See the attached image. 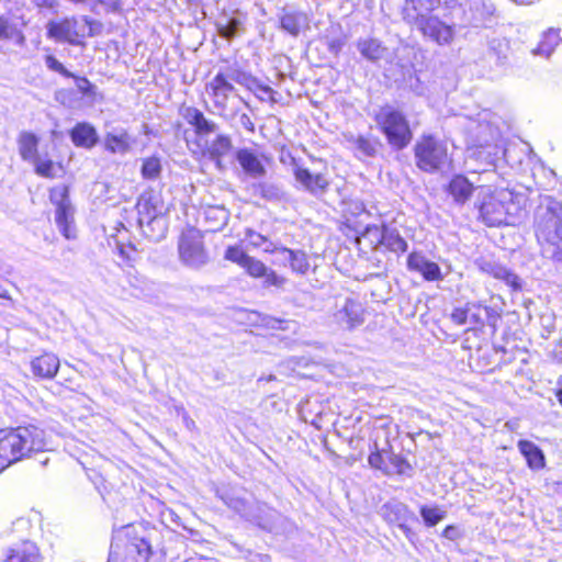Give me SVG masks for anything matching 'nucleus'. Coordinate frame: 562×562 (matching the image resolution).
I'll return each instance as SVG.
<instances>
[{
  "label": "nucleus",
  "mask_w": 562,
  "mask_h": 562,
  "mask_svg": "<svg viewBox=\"0 0 562 562\" xmlns=\"http://www.w3.org/2000/svg\"><path fill=\"white\" fill-rule=\"evenodd\" d=\"M490 50L495 55L498 65L503 66L506 64L509 46L505 40H492L490 42Z\"/></svg>",
  "instance_id": "42"
},
{
  "label": "nucleus",
  "mask_w": 562,
  "mask_h": 562,
  "mask_svg": "<svg viewBox=\"0 0 562 562\" xmlns=\"http://www.w3.org/2000/svg\"><path fill=\"white\" fill-rule=\"evenodd\" d=\"M248 257L249 255H247L238 245L227 247L224 254L225 260L232 261L241 268L244 267Z\"/></svg>",
  "instance_id": "45"
},
{
  "label": "nucleus",
  "mask_w": 562,
  "mask_h": 562,
  "mask_svg": "<svg viewBox=\"0 0 562 562\" xmlns=\"http://www.w3.org/2000/svg\"><path fill=\"white\" fill-rule=\"evenodd\" d=\"M491 308L474 303L467 304V321L470 328H475L484 324V317L488 316Z\"/></svg>",
  "instance_id": "38"
},
{
  "label": "nucleus",
  "mask_w": 562,
  "mask_h": 562,
  "mask_svg": "<svg viewBox=\"0 0 562 562\" xmlns=\"http://www.w3.org/2000/svg\"><path fill=\"white\" fill-rule=\"evenodd\" d=\"M162 170L161 159L157 155H153L143 159L140 173L146 180H157Z\"/></svg>",
  "instance_id": "37"
},
{
  "label": "nucleus",
  "mask_w": 562,
  "mask_h": 562,
  "mask_svg": "<svg viewBox=\"0 0 562 562\" xmlns=\"http://www.w3.org/2000/svg\"><path fill=\"white\" fill-rule=\"evenodd\" d=\"M259 194L268 200H274L280 196V190L274 184L270 183H260L257 188Z\"/></svg>",
  "instance_id": "48"
},
{
  "label": "nucleus",
  "mask_w": 562,
  "mask_h": 562,
  "mask_svg": "<svg viewBox=\"0 0 562 562\" xmlns=\"http://www.w3.org/2000/svg\"><path fill=\"white\" fill-rule=\"evenodd\" d=\"M385 454L387 456L389 452L385 450L380 451L378 449V445L374 443V451H371L368 458V462L371 468L381 470L382 472L390 474L392 473V471L385 461Z\"/></svg>",
  "instance_id": "40"
},
{
  "label": "nucleus",
  "mask_w": 562,
  "mask_h": 562,
  "mask_svg": "<svg viewBox=\"0 0 562 562\" xmlns=\"http://www.w3.org/2000/svg\"><path fill=\"white\" fill-rule=\"evenodd\" d=\"M15 29L4 18H0V40L13 37Z\"/></svg>",
  "instance_id": "52"
},
{
  "label": "nucleus",
  "mask_w": 562,
  "mask_h": 562,
  "mask_svg": "<svg viewBox=\"0 0 562 562\" xmlns=\"http://www.w3.org/2000/svg\"><path fill=\"white\" fill-rule=\"evenodd\" d=\"M448 191L456 202L464 203L473 192V184L465 177L456 176L451 179Z\"/></svg>",
  "instance_id": "30"
},
{
  "label": "nucleus",
  "mask_w": 562,
  "mask_h": 562,
  "mask_svg": "<svg viewBox=\"0 0 562 562\" xmlns=\"http://www.w3.org/2000/svg\"><path fill=\"white\" fill-rule=\"evenodd\" d=\"M261 278H265V286L282 288L285 283V278L269 268H267V273L262 274Z\"/></svg>",
  "instance_id": "47"
},
{
  "label": "nucleus",
  "mask_w": 562,
  "mask_h": 562,
  "mask_svg": "<svg viewBox=\"0 0 562 562\" xmlns=\"http://www.w3.org/2000/svg\"><path fill=\"white\" fill-rule=\"evenodd\" d=\"M560 42L561 37L559 32L557 30L550 29L542 34L539 44L531 52L537 56L549 57L550 54L560 44Z\"/></svg>",
  "instance_id": "35"
},
{
  "label": "nucleus",
  "mask_w": 562,
  "mask_h": 562,
  "mask_svg": "<svg viewBox=\"0 0 562 562\" xmlns=\"http://www.w3.org/2000/svg\"><path fill=\"white\" fill-rule=\"evenodd\" d=\"M241 120H243V122L247 121L249 124H251L250 120H249V117L247 115H243Z\"/></svg>",
  "instance_id": "57"
},
{
  "label": "nucleus",
  "mask_w": 562,
  "mask_h": 562,
  "mask_svg": "<svg viewBox=\"0 0 562 562\" xmlns=\"http://www.w3.org/2000/svg\"><path fill=\"white\" fill-rule=\"evenodd\" d=\"M204 218L207 224V229L217 232L227 224L229 213L224 206H207L204 210Z\"/></svg>",
  "instance_id": "31"
},
{
  "label": "nucleus",
  "mask_w": 562,
  "mask_h": 562,
  "mask_svg": "<svg viewBox=\"0 0 562 562\" xmlns=\"http://www.w3.org/2000/svg\"><path fill=\"white\" fill-rule=\"evenodd\" d=\"M261 248L263 249L265 252H269V254L278 252L280 255V251H281L282 247H278L274 243H272L267 237V243H265Z\"/></svg>",
  "instance_id": "53"
},
{
  "label": "nucleus",
  "mask_w": 562,
  "mask_h": 562,
  "mask_svg": "<svg viewBox=\"0 0 562 562\" xmlns=\"http://www.w3.org/2000/svg\"><path fill=\"white\" fill-rule=\"evenodd\" d=\"M59 366L58 357L52 352H44L31 361L33 374L41 379H53L58 372Z\"/></svg>",
  "instance_id": "22"
},
{
  "label": "nucleus",
  "mask_w": 562,
  "mask_h": 562,
  "mask_svg": "<svg viewBox=\"0 0 562 562\" xmlns=\"http://www.w3.org/2000/svg\"><path fill=\"white\" fill-rule=\"evenodd\" d=\"M134 144L135 138L124 128L108 132L103 137L105 150L114 155H126L132 150Z\"/></svg>",
  "instance_id": "16"
},
{
  "label": "nucleus",
  "mask_w": 562,
  "mask_h": 562,
  "mask_svg": "<svg viewBox=\"0 0 562 562\" xmlns=\"http://www.w3.org/2000/svg\"><path fill=\"white\" fill-rule=\"evenodd\" d=\"M178 254L180 261L189 268L200 269L209 262L203 236L194 228H189L180 235Z\"/></svg>",
  "instance_id": "12"
},
{
  "label": "nucleus",
  "mask_w": 562,
  "mask_h": 562,
  "mask_svg": "<svg viewBox=\"0 0 562 562\" xmlns=\"http://www.w3.org/2000/svg\"><path fill=\"white\" fill-rule=\"evenodd\" d=\"M48 446L47 434L36 425L0 429V473L12 463L47 450Z\"/></svg>",
  "instance_id": "1"
},
{
  "label": "nucleus",
  "mask_w": 562,
  "mask_h": 562,
  "mask_svg": "<svg viewBox=\"0 0 562 562\" xmlns=\"http://www.w3.org/2000/svg\"><path fill=\"white\" fill-rule=\"evenodd\" d=\"M451 319L459 326H467V305L464 307H457L451 313Z\"/></svg>",
  "instance_id": "49"
},
{
  "label": "nucleus",
  "mask_w": 562,
  "mask_h": 562,
  "mask_svg": "<svg viewBox=\"0 0 562 562\" xmlns=\"http://www.w3.org/2000/svg\"><path fill=\"white\" fill-rule=\"evenodd\" d=\"M387 459L390 460V463L392 464L393 469H391L392 472L402 474L404 473V470L406 468L405 461L395 454H387Z\"/></svg>",
  "instance_id": "50"
},
{
  "label": "nucleus",
  "mask_w": 562,
  "mask_h": 562,
  "mask_svg": "<svg viewBox=\"0 0 562 562\" xmlns=\"http://www.w3.org/2000/svg\"><path fill=\"white\" fill-rule=\"evenodd\" d=\"M31 164L34 166L36 175L44 178L55 177V165L53 160L47 157V155H40Z\"/></svg>",
  "instance_id": "39"
},
{
  "label": "nucleus",
  "mask_w": 562,
  "mask_h": 562,
  "mask_svg": "<svg viewBox=\"0 0 562 562\" xmlns=\"http://www.w3.org/2000/svg\"><path fill=\"white\" fill-rule=\"evenodd\" d=\"M364 307L351 297L337 302L336 311L333 314L334 323L344 330H353L364 323Z\"/></svg>",
  "instance_id": "13"
},
{
  "label": "nucleus",
  "mask_w": 562,
  "mask_h": 562,
  "mask_svg": "<svg viewBox=\"0 0 562 562\" xmlns=\"http://www.w3.org/2000/svg\"><path fill=\"white\" fill-rule=\"evenodd\" d=\"M237 160L243 170L251 178L258 179L266 175V168L261 159L249 149H240L237 153Z\"/></svg>",
  "instance_id": "25"
},
{
  "label": "nucleus",
  "mask_w": 562,
  "mask_h": 562,
  "mask_svg": "<svg viewBox=\"0 0 562 562\" xmlns=\"http://www.w3.org/2000/svg\"><path fill=\"white\" fill-rule=\"evenodd\" d=\"M480 269L493 276L495 279L504 281L507 285L512 286L514 290L520 289V284L518 282V277L508 270L506 267L498 265L493 261H482L480 263Z\"/></svg>",
  "instance_id": "28"
},
{
  "label": "nucleus",
  "mask_w": 562,
  "mask_h": 562,
  "mask_svg": "<svg viewBox=\"0 0 562 562\" xmlns=\"http://www.w3.org/2000/svg\"><path fill=\"white\" fill-rule=\"evenodd\" d=\"M183 419H184L186 425H187L188 428L195 427V423L191 418H189L188 416H184Z\"/></svg>",
  "instance_id": "56"
},
{
  "label": "nucleus",
  "mask_w": 562,
  "mask_h": 562,
  "mask_svg": "<svg viewBox=\"0 0 562 562\" xmlns=\"http://www.w3.org/2000/svg\"><path fill=\"white\" fill-rule=\"evenodd\" d=\"M480 269L493 276L495 279L504 281L507 285L512 286L514 290L520 289V284L518 282V277L508 270L506 267L498 265L493 261H482L480 263Z\"/></svg>",
  "instance_id": "27"
},
{
  "label": "nucleus",
  "mask_w": 562,
  "mask_h": 562,
  "mask_svg": "<svg viewBox=\"0 0 562 562\" xmlns=\"http://www.w3.org/2000/svg\"><path fill=\"white\" fill-rule=\"evenodd\" d=\"M296 181L310 193L314 195L323 194L328 186L329 181L323 173H312L308 169L296 167L294 170Z\"/></svg>",
  "instance_id": "17"
},
{
  "label": "nucleus",
  "mask_w": 562,
  "mask_h": 562,
  "mask_svg": "<svg viewBox=\"0 0 562 562\" xmlns=\"http://www.w3.org/2000/svg\"><path fill=\"white\" fill-rule=\"evenodd\" d=\"M480 216L488 226L510 225L520 211L518 195L508 189L477 188Z\"/></svg>",
  "instance_id": "3"
},
{
  "label": "nucleus",
  "mask_w": 562,
  "mask_h": 562,
  "mask_svg": "<svg viewBox=\"0 0 562 562\" xmlns=\"http://www.w3.org/2000/svg\"><path fill=\"white\" fill-rule=\"evenodd\" d=\"M374 231L380 236V243L390 250L394 252H405L407 250V243L396 229L383 228L382 232H379V229L375 228Z\"/></svg>",
  "instance_id": "33"
},
{
  "label": "nucleus",
  "mask_w": 562,
  "mask_h": 562,
  "mask_svg": "<svg viewBox=\"0 0 562 562\" xmlns=\"http://www.w3.org/2000/svg\"><path fill=\"white\" fill-rule=\"evenodd\" d=\"M415 158L419 169L437 171L449 162L447 144L431 135H424L415 145Z\"/></svg>",
  "instance_id": "9"
},
{
  "label": "nucleus",
  "mask_w": 562,
  "mask_h": 562,
  "mask_svg": "<svg viewBox=\"0 0 562 562\" xmlns=\"http://www.w3.org/2000/svg\"><path fill=\"white\" fill-rule=\"evenodd\" d=\"M380 513L385 521L398 525L405 535L408 536L411 529L405 522L409 516V510L406 505L398 502H390L381 507Z\"/></svg>",
  "instance_id": "23"
},
{
  "label": "nucleus",
  "mask_w": 562,
  "mask_h": 562,
  "mask_svg": "<svg viewBox=\"0 0 562 562\" xmlns=\"http://www.w3.org/2000/svg\"><path fill=\"white\" fill-rule=\"evenodd\" d=\"M536 236L546 257L562 262V205L550 202L540 206L536 215Z\"/></svg>",
  "instance_id": "5"
},
{
  "label": "nucleus",
  "mask_w": 562,
  "mask_h": 562,
  "mask_svg": "<svg viewBox=\"0 0 562 562\" xmlns=\"http://www.w3.org/2000/svg\"><path fill=\"white\" fill-rule=\"evenodd\" d=\"M50 200L56 204L55 221L61 232L67 238H74L75 232L72 227L74 222V207L68 199L67 189H55L50 192Z\"/></svg>",
  "instance_id": "14"
},
{
  "label": "nucleus",
  "mask_w": 562,
  "mask_h": 562,
  "mask_svg": "<svg viewBox=\"0 0 562 562\" xmlns=\"http://www.w3.org/2000/svg\"><path fill=\"white\" fill-rule=\"evenodd\" d=\"M45 64L49 69H52L56 72H59L61 75L68 76V72L65 69V67L63 66V64L59 63L54 56H50V55L47 56L45 59Z\"/></svg>",
  "instance_id": "51"
},
{
  "label": "nucleus",
  "mask_w": 562,
  "mask_h": 562,
  "mask_svg": "<svg viewBox=\"0 0 562 562\" xmlns=\"http://www.w3.org/2000/svg\"><path fill=\"white\" fill-rule=\"evenodd\" d=\"M416 26L424 36L441 46L452 44L456 37L454 24L443 22L435 15L420 20Z\"/></svg>",
  "instance_id": "15"
},
{
  "label": "nucleus",
  "mask_w": 562,
  "mask_h": 562,
  "mask_svg": "<svg viewBox=\"0 0 562 562\" xmlns=\"http://www.w3.org/2000/svg\"><path fill=\"white\" fill-rule=\"evenodd\" d=\"M357 48L360 54L370 61H376L381 59L386 48L375 38H360L357 42Z\"/></svg>",
  "instance_id": "32"
},
{
  "label": "nucleus",
  "mask_w": 562,
  "mask_h": 562,
  "mask_svg": "<svg viewBox=\"0 0 562 562\" xmlns=\"http://www.w3.org/2000/svg\"><path fill=\"white\" fill-rule=\"evenodd\" d=\"M136 209L143 232L156 240L164 237L167 231L165 216L169 209L161 196L155 192L144 193L138 199Z\"/></svg>",
  "instance_id": "7"
},
{
  "label": "nucleus",
  "mask_w": 562,
  "mask_h": 562,
  "mask_svg": "<svg viewBox=\"0 0 562 562\" xmlns=\"http://www.w3.org/2000/svg\"><path fill=\"white\" fill-rule=\"evenodd\" d=\"M440 0H405L403 8L404 19L412 24H417L426 19L438 5Z\"/></svg>",
  "instance_id": "18"
},
{
  "label": "nucleus",
  "mask_w": 562,
  "mask_h": 562,
  "mask_svg": "<svg viewBox=\"0 0 562 562\" xmlns=\"http://www.w3.org/2000/svg\"><path fill=\"white\" fill-rule=\"evenodd\" d=\"M244 240L247 241L248 245L254 248H260L263 246L265 243H267V237L251 228H247L245 231Z\"/></svg>",
  "instance_id": "46"
},
{
  "label": "nucleus",
  "mask_w": 562,
  "mask_h": 562,
  "mask_svg": "<svg viewBox=\"0 0 562 562\" xmlns=\"http://www.w3.org/2000/svg\"><path fill=\"white\" fill-rule=\"evenodd\" d=\"M216 27L222 37L229 40L243 31V21L239 16L223 15L217 20Z\"/></svg>",
  "instance_id": "36"
},
{
  "label": "nucleus",
  "mask_w": 562,
  "mask_h": 562,
  "mask_svg": "<svg viewBox=\"0 0 562 562\" xmlns=\"http://www.w3.org/2000/svg\"><path fill=\"white\" fill-rule=\"evenodd\" d=\"M70 138L75 146L90 149L99 140L97 130L87 122L77 123L70 132Z\"/></svg>",
  "instance_id": "24"
},
{
  "label": "nucleus",
  "mask_w": 562,
  "mask_h": 562,
  "mask_svg": "<svg viewBox=\"0 0 562 562\" xmlns=\"http://www.w3.org/2000/svg\"><path fill=\"white\" fill-rule=\"evenodd\" d=\"M355 146V149L364 157H371L375 154V145L363 136H350L348 138Z\"/></svg>",
  "instance_id": "41"
},
{
  "label": "nucleus",
  "mask_w": 562,
  "mask_h": 562,
  "mask_svg": "<svg viewBox=\"0 0 562 562\" xmlns=\"http://www.w3.org/2000/svg\"><path fill=\"white\" fill-rule=\"evenodd\" d=\"M90 86L91 85L87 79H81L78 83V88L83 92H87Z\"/></svg>",
  "instance_id": "55"
},
{
  "label": "nucleus",
  "mask_w": 562,
  "mask_h": 562,
  "mask_svg": "<svg viewBox=\"0 0 562 562\" xmlns=\"http://www.w3.org/2000/svg\"><path fill=\"white\" fill-rule=\"evenodd\" d=\"M420 515L428 526H435L445 518L446 512L440 507H422Z\"/></svg>",
  "instance_id": "43"
},
{
  "label": "nucleus",
  "mask_w": 562,
  "mask_h": 562,
  "mask_svg": "<svg viewBox=\"0 0 562 562\" xmlns=\"http://www.w3.org/2000/svg\"><path fill=\"white\" fill-rule=\"evenodd\" d=\"M488 116L487 112L481 113L479 119L469 120L465 128L469 146L487 148V155L491 157L499 153V131L488 121Z\"/></svg>",
  "instance_id": "10"
},
{
  "label": "nucleus",
  "mask_w": 562,
  "mask_h": 562,
  "mask_svg": "<svg viewBox=\"0 0 562 562\" xmlns=\"http://www.w3.org/2000/svg\"><path fill=\"white\" fill-rule=\"evenodd\" d=\"M18 149L24 161L32 162L38 157L40 138L32 132L23 131L18 136Z\"/></svg>",
  "instance_id": "26"
},
{
  "label": "nucleus",
  "mask_w": 562,
  "mask_h": 562,
  "mask_svg": "<svg viewBox=\"0 0 562 562\" xmlns=\"http://www.w3.org/2000/svg\"><path fill=\"white\" fill-rule=\"evenodd\" d=\"M102 31V24L99 21L88 16L80 19H64L60 22H49L47 24V34L50 38L70 44H79L80 38L94 36Z\"/></svg>",
  "instance_id": "8"
},
{
  "label": "nucleus",
  "mask_w": 562,
  "mask_h": 562,
  "mask_svg": "<svg viewBox=\"0 0 562 562\" xmlns=\"http://www.w3.org/2000/svg\"><path fill=\"white\" fill-rule=\"evenodd\" d=\"M267 266L259 259L249 256L243 267L246 272L252 278H261L262 274L267 273Z\"/></svg>",
  "instance_id": "44"
},
{
  "label": "nucleus",
  "mask_w": 562,
  "mask_h": 562,
  "mask_svg": "<svg viewBox=\"0 0 562 562\" xmlns=\"http://www.w3.org/2000/svg\"><path fill=\"white\" fill-rule=\"evenodd\" d=\"M518 449L526 458L528 465L531 469L538 470L544 467V456L533 442L528 440H520L518 442Z\"/></svg>",
  "instance_id": "34"
},
{
  "label": "nucleus",
  "mask_w": 562,
  "mask_h": 562,
  "mask_svg": "<svg viewBox=\"0 0 562 562\" xmlns=\"http://www.w3.org/2000/svg\"><path fill=\"white\" fill-rule=\"evenodd\" d=\"M121 543L125 547L127 558L134 562H148L153 554L147 531L143 526L130 525L116 533L114 542L111 544L108 562H119L120 553L117 550Z\"/></svg>",
  "instance_id": "6"
},
{
  "label": "nucleus",
  "mask_w": 562,
  "mask_h": 562,
  "mask_svg": "<svg viewBox=\"0 0 562 562\" xmlns=\"http://www.w3.org/2000/svg\"><path fill=\"white\" fill-rule=\"evenodd\" d=\"M280 262H289L292 271L300 274H305L310 269L307 256L301 250H291L282 247L280 251Z\"/></svg>",
  "instance_id": "29"
},
{
  "label": "nucleus",
  "mask_w": 562,
  "mask_h": 562,
  "mask_svg": "<svg viewBox=\"0 0 562 562\" xmlns=\"http://www.w3.org/2000/svg\"><path fill=\"white\" fill-rule=\"evenodd\" d=\"M261 248L263 249L265 252H269V254L278 252L280 255V251H281L282 247H278L274 243H272L267 237V243H265Z\"/></svg>",
  "instance_id": "54"
},
{
  "label": "nucleus",
  "mask_w": 562,
  "mask_h": 562,
  "mask_svg": "<svg viewBox=\"0 0 562 562\" xmlns=\"http://www.w3.org/2000/svg\"><path fill=\"white\" fill-rule=\"evenodd\" d=\"M188 123L194 126L195 145L202 156L215 160L216 166L222 168L221 159L232 150V139L225 134L218 133V126L204 114L195 109L188 108L184 113Z\"/></svg>",
  "instance_id": "4"
},
{
  "label": "nucleus",
  "mask_w": 562,
  "mask_h": 562,
  "mask_svg": "<svg viewBox=\"0 0 562 562\" xmlns=\"http://www.w3.org/2000/svg\"><path fill=\"white\" fill-rule=\"evenodd\" d=\"M407 267L411 271L420 273L427 281L442 280L440 267L422 254H411L407 259Z\"/></svg>",
  "instance_id": "19"
},
{
  "label": "nucleus",
  "mask_w": 562,
  "mask_h": 562,
  "mask_svg": "<svg viewBox=\"0 0 562 562\" xmlns=\"http://www.w3.org/2000/svg\"><path fill=\"white\" fill-rule=\"evenodd\" d=\"M280 25L283 31L296 37L310 29V18L302 11L284 10L280 15Z\"/></svg>",
  "instance_id": "21"
},
{
  "label": "nucleus",
  "mask_w": 562,
  "mask_h": 562,
  "mask_svg": "<svg viewBox=\"0 0 562 562\" xmlns=\"http://www.w3.org/2000/svg\"><path fill=\"white\" fill-rule=\"evenodd\" d=\"M376 122L391 146L402 149L411 142L412 132L408 122L400 111L383 108L376 115Z\"/></svg>",
  "instance_id": "11"
},
{
  "label": "nucleus",
  "mask_w": 562,
  "mask_h": 562,
  "mask_svg": "<svg viewBox=\"0 0 562 562\" xmlns=\"http://www.w3.org/2000/svg\"><path fill=\"white\" fill-rule=\"evenodd\" d=\"M233 82L244 86L255 93L269 94L272 92L269 87L261 85L250 74L236 67H227L225 70L218 71L205 86L206 93L220 115H225L228 110L229 99L235 93Z\"/></svg>",
  "instance_id": "2"
},
{
  "label": "nucleus",
  "mask_w": 562,
  "mask_h": 562,
  "mask_svg": "<svg viewBox=\"0 0 562 562\" xmlns=\"http://www.w3.org/2000/svg\"><path fill=\"white\" fill-rule=\"evenodd\" d=\"M0 562H42V557L35 543L23 541L8 549Z\"/></svg>",
  "instance_id": "20"
}]
</instances>
